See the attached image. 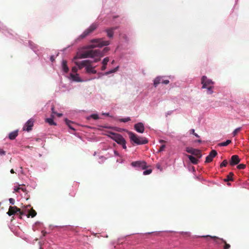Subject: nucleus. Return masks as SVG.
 I'll list each match as a JSON object with an SVG mask.
<instances>
[{
	"label": "nucleus",
	"mask_w": 249,
	"mask_h": 249,
	"mask_svg": "<svg viewBox=\"0 0 249 249\" xmlns=\"http://www.w3.org/2000/svg\"><path fill=\"white\" fill-rule=\"evenodd\" d=\"M91 61L89 60H85L81 62H75L76 65L78 67L79 69H81L84 67L86 68V71L88 73H96L97 71L94 69L95 67L91 66Z\"/></svg>",
	"instance_id": "1"
},
{
	"label": "nucleus",
	"mask_w": 249,
	"mask_h": 249,
	"mask_svg": "<svg viewBox=\"0 0 249 249\" xmlns=\"http://www.w3.org/2000/svg\"><path fill=\"white\" fill-rule=\"evenodd\" d=\"M128 134L130 140L138 145L146 144L148 142L146 138L139 137L132 132H128Z\"/></svg>",
	"instance_id": "2"
},
{
	"label": "nucleus",
	"mask_w": 249,
	"mask_h": 249,
	"mask_svg": "<svg viewBox=\"0 0 249 249\" xmlns=\"http://www.w3.org/2000/svg\"><path fill=\"white\" fill-rule=\"evenodd\" d=\"M201 84L203 89H207V93L211 94L213 93V82L209 79H208L206 76H203L201 78Z\"/></svg>",
	"instance_id": "3"
},
{
	"label": "nucleus",
	"mask_w": 249,
	"mask_h": 249,
	"mask_svg": "<svg viewBox=\"0 0 249 249\" xmlns=\"http://www.w3.org/2000/svg\"><path fill=\"white\" fill-rule=\"evenodd\" d=\"M90 42L93 44L89 46V48L90 49H93L96 47L100 48L105 46H108L110 44L109 41H105L102 38L92 39Z\"/></svg>",
	"instance_id": "4"
},
{
	"label": "nucleus",
	"mask_w": 249,
	"mask_h": 249,
	"mask_svg": "<svg viewBox=\"0 0 249 249\" xmlns=\"http://www.w3.org/2000/svg\"><path fill=\"white\" fill-rule=\"evenodd\" d=\"M109 136L117 143L122 145L124 149H126L125 140L121 134L110 132Z\"/></svg>",
	"instance_id": "5"
},
{
	"label": "nucleus",
	"mask_w": 249,
	"mask_h": 249,
	"mask_svg": "<svg viewBox=\"0 0 249 249\" xmlns=\"http://www.w3.org/2000/svg\"><path fill=\"white\" fill-rule=\"evenodd\" d=\"M95 56H103L101 51L99 50H90L85 51L81 54V58L94 57Z\"/></svg>",
	"instance_id": "6"
},
{
	"label": "nucleus",
	"mask_w": 249,
	"mask_h": 249,
	"mask_svg": "<svg viewBox=\"0 0 249 249\" xmlns=\"http://www.w3.org/2000/svg\"><path fill=\"white\" fill-rule=\"evenodd\" d=\"M95 56H103L101 51L99 50H90L85 51L81 54V58L94 57Z\"/></svg>",
	"instance_id": "7"
},
{
	"label": "nucleus",
	"mask_w": 249,
	"mask_h": 249,
	"mask_svg": "<svg viewBox=\"0 0 249 249\" xmlns=\"http://www.w3.org/2000/svg\"><path fill=\"white\" fill-rule=\"evenodd\" d=\"M98 24L96 23H92L87 29L80 36L79 38L83 39L94 31L98 27Z\"/></svg>",
	"instance_id": "8"
},
{
	"label": "nucleus",
	"mask_w": 249,
	"mask_h": 249,
	"mask_svg": "<svg viewBox=\"0 0 249 249\" xmlns=\"http://www.w3.org/2000/svg\"><path fill=\"white\" fill-rule=\"evenodd\" d=\"M15 213H19L20 216H21L23 214H26V212L23 210L21 211L20 209L16 206H10L7 214L11 216Z\"/></svg>",
	"instance_id": "9"
},
{
	"label": "nucleus",
	"mask_w": 249,
	"mask_h": 249,
	"mask_svg": "<svg viewBox=\"0 0 249 249\" xmlns=\"http://www.w3.org/2000/svg\"><path fill=\"white\" fill-rule=\"evenodd\" d=\"M202 237H210L211 238L213 239L216 243L219 244H220L221 243H224V246L223 247L224 249H229L231 247L230 245L227 243L226 241L222 238H219L216 236H211L210 235L203 236Z\"/></svg>",
	"instance_id": "10"
},
{
	"label": "nucleus",
	"mask_w": 249,
	"mask_h": 249,
	"mask_svg": "<svg viewBox=\"0 0 249 249\" xmlns=\"http://www.w3.org/2000/svg\"><path fill=\"white\" fill-rule=\"evenodd\" d=\"M186 151L188 153L196 156L198 158H200L202 157L201 152L200 150L194 149L192 147H187Z\"/></svg>",
	"instance_id": "11"
},
{
	"label": "nucleus",
	"mask_w": 249,
	"mask_h": 249,
	"mask_svg": "<svg viewBox=\"0 0 249 249\" xmlns=\"http://www.w3.org/2000/svg\"><path fill=\"white\" fill-rule=\"evenodd\" d=\"M34 120L33 119H29L25 124L23 127V131H27L28 132L32 129V127L34 125Z\"/></svg>",
	"instance_id": "12"
},
{
	"label": "nucleus",
	"mask_w": 249,
	"mask_h": 249,
	"mask_svg": "<svg viewBox=\"0 0 249 249\" xmlns=\"http://www.w3.org/2000/svg\"><path fill=\"white\" fill-rule=\"evenodd\" d=\"M167 85L169 83V81L168 80H163L162 77L158 76L156 77L154 80V86L156 87L160 83Z\"/></svg>",
	"instance_id": "13"
},
{
	"label": "nucleus",
	"mask_w": 249,
	"mask_h": 249,
	"mask_svg": "<svg viewBox=\"0 0 249 249\" xmlns=\"http://www.w3.org/2000/svg\"><path fill=\"white\" fill-rule=\"evenodd\" d=\"M131 165L133 167H141L142 169L146 168V163L144 161H136L132 162Z\"/></svg>",
	"instance_id": "14"
},
{
	"label": "nucleus",
	"mask_w": 249,
	"mask_h": 249,
	"mask_svg": "<svg viewBox=\"0 0 249 249\" xmlns=\"http://www.w3.org/2000/svg\"><path fill=\"white\" fill-rule=\"evenodd\" d=\"M217 154L216 150H212L210 153L209 155L206 158L205 162L209 163L211 162L213 158H214Z\"/></svg>",
	"instance_id": "15"
},
{
	"label": "nucleus",
	"mask_w": 249,
	"mask_h": 249,
	"mask_svg": "<svg viewBox=\"0 0 249 249\" xmlns=\"http://www.w3.org/2000/svg\"><path fill=\"white\" fill-rule=\"evenodd\" d=\"M134 128L138 132L142 133L144 131V124L142 123H138L134 125Z\"/></svg>",
	"instance_id": "16"
},
{
	"label": "nucleus",
	"mask_w": 249,
	"mask_h": 249,
	"mask_svg": "<svg viewBox=\"0 0 249 249\" xmlns=\"http://www.w3.org/2000/svg\"><path fill=\"white\" fill-rule=\"evenodd\" d=\"M23 210L26 212V214L24 215H26L28 217H29L30 216L32 217H34L36 215V212L32 208H31L30 210L27 209Z\"/></svg>",
	"instance_id": "17"
},
{
	"label": "nucleus",
	"mask_w": 249,
	"mask_h": 249,
	"mask_svg": "<svg viewBox=\"0 0 249 249\" xmlns=\"http://www.w3.org/2000/svg\"><path fill=\"white\" fill-rule=\"evenodd\" d=\"M240 160L237 155H233L231 156L230 161V164L232 166L237 164Z\"/></svg>",
	"instance_id": "18"
},
{
	"label": "nucleus",
	"mask_w": 249,
	"mask_h": 249,
	"mask_svg": "<svg viewBox=\"0 0 249 249\" xmlns=\"http://www.w3.org/2000/svg\"><path fill=\"white\" fill-rule=\"evenodd\" d=\"M117 27H113L106 29V31L107 33V36L109 38H112L114 35V30H116Z\"/></svg>",
	"instance_id": "19"
},
{
	"label": "nucleus",
	"mask_w": 249,
	"mask_h": 249,
	"mask_svg": "<svg viewBox=\"0 0 249 249\" xmlns=\"http://www.w3.org/2000/svg\"><path fill=\"white\" fill-rule=\"evenodd\" d=\"M62 67L63 71L67 73L69 71V69L67 66V62L65 60H63L62 62Z\"/></svg>",
	"instance_id": "20"
},
{
	"label": "nucleus",
	"mask_w": 249,
	"mask_h": 249,
	"mask_svg": "<svg viewBox=\"0 0 249 249\" xmlns=\"http://www.w3.org/2000/svg\"><path fill=\"white\" fill-rule=\"evenodd\" d=\"M18 135V131L16 130L13 132H11L9 133L8 138L9 139L13 140L16 139V138Z\"/></svg>",
	"instance_id": "21"
},
{
	"label": "nucleus",
	"mask_w": 249,
	"mask_h": 249,
	"mask_svg": "<svg viewBox=\"0 0 249 249\" xmlns=\"http://www.w3.org/2000/svg\"><path fill=\"white\" fill-rule=\"evenodd\" d=\"M70 76L71 78L72 79V80L76 82H81L82 80H81L80 78L79 77L78 74L77 73H76L75 74L73 73L70 74Z\"/></svg>",
	"instance_id": "22"
},
{
	"label": "nucleus",
	"mask_w": 249,
	"mask_h": 249,
	"mask_svg": "<svg viewBox=\"0 0 249 249\" xmlns=\"http://www.w3.org/2000/svg\"><path fill=\"white\" fill-rule=\"evenodd\" d=\"M187 157L192 163L196 164L198 163V160L194 156L192 155H188Z\"/></svg>",
	"instance_id": "23"
},
{
	"label": "nucleus",
	"mask_w": 249,
	"mask_h": 249,
	"mask_svg": "<svg viewBox=\"0 0 249 249\" xmlns=\"http://www.w3.org/2000/svg\"><path fill=\"white\" fill-rule=\"evenodd\" d=\"M53 116L52 115V118H47L46 119V122L49 124L50 125H56V123L54 122L53 120Z\"/></svg>",
	"instance_id": "24"
},
{
	"label": "nucleus",
	"mask_w": 249,
	"mask_h": 249,
	"mask_svg": "<svg viewBox=\"0 0 249 249\" xmlns=\"http://www.w3.org/2000/svg\"><path fill=\"white\" fill-rule=\"evenodd\" d=\"M233 174L232 172H230L228 175H227L226 178L224 179V181L227 182L233 180L232 177Z\"/></svg>",
	"instance_id": "25"
},
{
	"label": "nucleus",
	"mask_w": 249,
	"mask_h": 249,
	"mask_svg": "<svg viewBox=\"0 0 249 249\" xmlns=\"http://www.w3.org/2000/svg\"><path fill=\"white\" fill-rule=\"evenodd\" d=\"M231 142V140H228L225 142H223L218 144L220 146H226Z\"/></svg>",
	"instance_id": "26"
},
{
	"label": "nucleus",
	"mask_w": 249,
	"mask_h": 249,
	"mask_svg": "<svg viewBox=\"0 0 249 249\" xmlns=\"http://www.w3.org/2000/svg\"><path fill=\"white\" fill-rule=\"evenodd\" d=\"M65 122H66L67 125L69 126V127L70 129L73 130H75V129L71 125V124L72 123V122L71 121L68 120V119H66Z\"/></svg>",
	"instance_id": "27"
},
{
	"label": "nucleus",
	"mask_w": 249,
	"mask_h": 249,
	"mask_svg": "<svg viewBox=\"0 0 249 249\" xmlns=\"http://www.w3.org/2000/svg\"><path fill=\"white\" fill-rule=\"evenodd\" d=\"M118 68H119V67H117L115 68H114V69L111 70L109 71H108L105 72V74L108 75V74H111L112 73L115 72L118 70Z\"/></svg>",
	"instance_id": "28"
},
{
	"label": "nucleus",
	"mask_w": 249,
	"mask_h": 249,
	"mask_svg": "<svg viewBox=\"0 0 249 249\" xmlns=\"http://www.w3.org/2000/svg\"><path fill=\"white\" fill-rule=\"evenodd\" d=\"M241 130V127H238L235 129L232 132L233 136H235Z\"/></svg>",
	"instance_id": "29"
},
{
	"label": "nucleus",
	"mask_w": 249,
	"mask_h": 249,
	"mask_svg": "<svg viewBox=\"0 0 249 249\" xmlns=\"http://www.w3.org/2000/svg\"><path fill=\"white\" fill-rule=\"evenodd\" d=\"M130 117H127V118H122V119H120L119 120V121L121 122H124V123H126V122H127L129 121H130Z\"/></svg>",
	"instance_id": "30"
},
{
	"label": "nucleus",
	"mask_w": 249,
	"mask_h": 249,
	"mask_svg": "<svg viewBox=\"0 0 249 249\" xmlns=\"http://www.w3.org/2000/svg\"><path fill=\"white\" fill-rule=\"evenodd\" d=\"M190 132L191 134H192L194 135H195L196 137H197V138H199V136L197 134L195 133V129H191V130H190Z\"/></svg>",
	"instance_id": "31"
},
{
	"label": "nucleus",
	"mask_w": 249,
	"mask_h": 249,
	"mask_svg": "<svg viewBox=\"0 0 249 249\" xmlns=\"http://www.w3.org/2000/svg\"><path fill=\"white\" fill-rule=\"evenodd\" d=\"M228 164L227 160H224L220 164V167H225Z\"/></svg>",
	"instance_id": "32"
},
{
	"label": "nucleus",
	"mask_w": 249,
	"mask_h": 249,
	"mask_svg": "<svg viewBox=\"0 0 249 249\" xmlns=\"http://www.w3.org/2000/svg\"><path fill=\"white\" fill-rule=\"evenodd\" d=\"M237 167L238 169H243L246 167V165L244 164H240L238 165Z\"/></svg>",
	"instance_id": "33"
},
{
	"label": "nucleus",
	"mask_w": 249,
	"mask_h": 249,
	"mask_svg": "<svg viewBox=\"0 0 249 249\" xmlns=\"http://www.w3.org/2000/svg\"><path fill=\"white\" fill-rule=\"evenodd\" d=\"M20 190H21L23 192H26L27 190L24 185H21L19 186Z\"/></svg>",
	"instance_id": "34"
},
{
	"label": "nucleus",
	"mask_w": 249,
	"mask_h": 249,
	"mask_svg": "<svg viewBox=\"0 0 249 249\" xmlns=\"http://www.w3.org/2000/svg\"><path fill=\"white\" fill-rule=\"evenodd\" d=\"M109 61V58L108 57H106L104 59H103V61L102 62V63L103 64H104L105 65H107V62H108Z\"/></svg>",
	"instance_id": "35"
},
{
	"label": "nucleus",
	"mask_w": 249,
	"mask_h": 249,
	"mask_svg": "<svg viewBox=\"0 0 249 249\" xmlns=\"http://www.w3.org/2000/svg\"><path fill=\"white\" fill-rule=\"evenodd\" d=\"M152 172L151 169H148L144 171L143 173V175H147L150 174Z\"/></svg>",
	"instance_id": "36"
},
{
	"label": "nucleus",
	"mask_w": 249,
	"mask_h": 249,
	"mask_svg": "<svg viewBox=\"0 0 249 249\" xmlns=\"http://www.w3.org/2000/svg\"><path fill=\"white\" fill-rule=\"evenodd\" d=\"M91 118H93L94 120H97L99 119V116L97 114H92L90 116Z\"/></svg>",
	"instance_id": "37"
},
{
	"label": "nucleus",
	"mask_w": 249,
	"mask_h": 249,
	"mask_svg": "<svg viewBox=\"0 0 249 249\" xmlns=\"http://www.w3.org/2000/svg\"><path fill=\"white\" fill-rule=\"evenodd\" d=\"M109 50V48L108 47H105L104 49L103 52H101L102 53V54H103V56L104 55V53H105L108 51Z\"/></svg>",
	"instance_id": "38"
},
{
	"label": "nucleus",
	"mask_w": 249,
	"mask_h": 249,
	"mask_svg": "<svg viewBox=\"0 0 249 249\" xmlns=\"http://www.w3.org/2000/svg\"><path fill=\"white\" fill-rule=\"evenodd\" d=\"M6 154V152L3 150L2 149L0 148V156H3L5 155Z\"/></svg>",
	"instance_id": "39"
},
{
	"label": "nucleus",
	"mask_w": 249,
	"mask_h": 249,
	"mask_svg": "<svg viewBox=\"0 0 249 249\" xmlns=\"http://www.w3.org/2000/svg\"><path fill=\"white\" fill-rule=\"evenodd\" d=\"M165 147V145L163 144V145H161L160 147V148L159 150V152H161V151H162L164 150V148Z\"/></svg>",
	"instance_id": "40"
},
{
	"label": "nucleus",
	"mask_w": 249,
	"mask_h": 249,
	"mask_svg": "<svg viewBox=\"0 0 249 249\" xmlns=\"http://www.w3.org/2000/svg\"><path fill=\"white\" fill-rule=\"evenodd\" d=\"M9 200L10 203H11L12 205L14 204V203H15V199H13L12 198H10Z\"/></svg>",
	"instance_id": "41"
},
{
	"label": "nucleus",
	"mask_w": 249,
	"mask_h": 249,
	"mask_svg": "<svg viewBox=\"0 0 249 249\" xmlns=\"http://www.w3.org/2000/svg\"><path fill=\"white\" fill-rule=\"evenodd\" d=\"M77 71V68L76 67H73L72 68V72L73 73H76Z\"/></svg>",
	"instance_id": "42"
},
{
	"label": "nucleus",
	"mask_w": 249,
	"mask_h": 249,
	"mask_svg": "<svg viewBox=\"0 0 249 249\" xmlns=\"http://www.w3.org/2000/svg\"><path fill=\"white\" fill-rule=\"evenodd\" d=\"M51 109H52V113L53 114H55L56 113V112L55 111H54V106H53L51 108Z\"/></svg>",
	"instance_id": "43"
},
{
	"label": "nucleus",
	"mask_w": 249,
	"mask_h": 249,
	"mask_svg": "<svg viewBox=\"0 0 249 249\" xmlns=\"http://www.w3.org/2000/svg\"><path fill=\"white\" fill-rule=\"evenodd\" d=\"M106 65H105L104 64H103V66L101 68V70L102 71H104L106 69Z\"/></svg>",
	"instance_id": "44"
},
{
	"label": "nucleus",
	"mask_w": 249,
	"mask_h": 249,
	"mask_svg": "<svg viewBox=\"0 0 249 249\" xmlns=\"http://www.w3.org/2000/svg\"><path fill=\"white\" fill-rule=\"evenodd\" d=\"M14 190L15 192H19V190H20V188L19 187H18V188H15L14 189Z\"/></svg>",
	"instance_id": "45"
},
{
	"label": "nucleus",
	"mask_w": 249,
	"mask_h": 249,
	"mask_svg": "<svg viewBox=\"0 0 249 249\" xmlns=\"http://www.w3.org/2000/svg\"><path fill=\"white\" fill-rule=\"evenodd\" d=\"M55 114H56L57 116L58 117H61V116H62V113H55Z\"/></svg>",
	"instance_id": "46"
},
{
	"label": "nucleus",
	"mask_w": 249,
	"mask_h": 249,
	"mask_svg": "<svg viewBox=\"0 0 249 249\" xmlns=\"http://www.w3.org/2000/svg\"><path fill=\"white\" fill-rule=\"evenodd\" d=\"M50 59H51V60L52 62H53V61L54 60V57H53V56H52L51 57V58H50Z\"/></svg>",
	"instance_id": "47"
},
{
	"label": "nucleus",
	"mask_w": 249,
	"mask_h": 249,
	"mask_svg": "<svg viewBox=\"0 0 249 249\" xmlns=\"http://www.w3.org/2000/svg\"><path fill=\"white\" fill-rule=\"evenodd\" d=\"M100 60V59H95L94 60V62H97Z\"/></svg>",
	"instance_id": "48"
},
{
	"label": "nucleus",
	"mask_w": 249,
	"mask_h": 249,
	"mask_svg": "<svg viewBox=\"0 0 249 249\" xmlns=\"http://www.w3.org/2000/svg\"><path fill=\"white\" fill-rule=\"evenodd\" d=\"M10 172L12 174H14L15 173L14 170L13 169H12L11 170H10Z\"/></svg>",
	"instance_id": "49"
},
{
	"label": "nucleus",
	"mask_w": 249,
	"mask_h": 249,
	"mask_svg": "<svg viewBox=\"0 0 249 249\" xmlns=\"http://www.w3.org/2000/svg\"><path fill=\"white\" fill-rule=\"evenodd\" d=\"M103 115H106V116H109V114L108 113H103Z\"/></svg>",
	"instance_id": "50"
},
{
	"label": "nucleus",
	"mask_w": 249,
	"mask_h": 249,
	"mask_svg": "<svg viewBox=\"0 0 249 249\" xmlns=\"http://www.w3.org/2000/svg\"><path fill=\"white\" fill-rule=\"evenodd\" d=\"M196 142L199 143L201 142V141L200 140H198Z\"/></svg>",
	"instance_id": "51"
},
{
	"label": "nucleus",
	"mask_w": 249,
	"mask_h": 249,
	"mask_svg": "<svg viewBox=\"0 0 249 249\" xmlns=\"http://www.w3.org/2000/svg\"><path fill=\"white\" fill-rule=\"evenodd\" d=\"M114 154L116 155H118V153L117 151H114Z\"/></svg>",
	"instance_id": "52"
},
{
	"label": "nucleus",
	"mask_w": 249,
	"mask_h": 249,
	"mask_svg": "<svg viewBox=\"0 0 249 249\" xmlns=\"http://www.w3.org/2000/svg\"><path fill=\"white\" fill-rule=\"evenodd\" d=\"M164 142V141H163V140H160V143H162V142Z\"/></svg>",
	"instance_id": "53"
},
{
	"label": "nucleus",
	"mask_w": 249,
	"mask_h": 249,
	"mask_svg": "<svg viewBox=\"0 0 249 249\" xmlns=\"http://www.w3.org/2000/svg\"><path fill=\"white\" fill-rule=\"evenodd\" d=\"M157 167H158V168H160V165H157Z\"/></svg>",
	"instance_id": "54"
},
{
	"label": "nucleus",
	"mask_w": 249,
	"mask_h": 249,
	"mask_svg": "<svg viewBox=\"0 0 249 249\" xmlns=\"http://www.w3.org/2000/svg\"><path fill=\"white\" fill-rule=\"evenodd\" d=\"M27 207H30V208L31 206L30 205H28V206H27Z\"/></svg>",
	"instance_id": "55"
},
{
	"label": "nucleus",
	"mask_w": 249,
	"mask_h": 249,
	"mask_svg": "<svg viewBox=\"0 0 249 249\" xmlns=\"http://www.w3.org/2000/svg\"><path fill=\"white\" fill-rule=\"evenodd\" d=\"M1 206V203H0V206Z\"/></svg>",
	"instance_id": "56"
},
{
	"label": "nucleus",
	"mask_w": 249,
	"mask_h": 249,
	"mask_svg": "<svg viewBox=\"0 0 249 249\" xmlns=\"http://www.w3.org/2000/svg\"><path fill=\"white\" fill-rule=\"evenodd\" d=\"M40 249H42L41 248H40Z\"/></svg>",
	"instance_id": "57"
}]
</instances>
